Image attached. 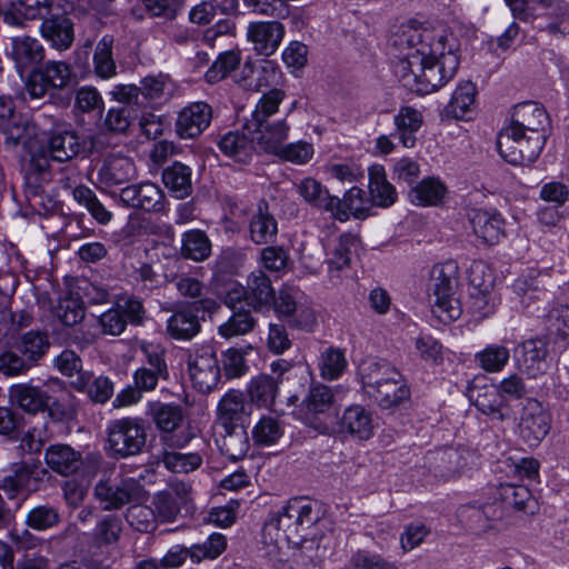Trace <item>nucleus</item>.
Returning a JSON list of instances; mask_svg holds the SVG:
<instances>
[{
  "label": "nucleus",
  "instance_id": "obj_1",
  "mask_svg": "<svg viewBox=\"0 0 569 569\" xmlns=\"http://www.w3.org/2000/svg\"><path fill=\"white\" fill-rule=\"evenodd\" d=\"M389 46L398 59L396 76L405 88L418 94L446 86L460 64L453 39L417 21L400 24L390 36Z\"/></svg>",
  "mask_w": 569,
  "mask_h": 569
},
{
  "label": "nucleus",
  "instance_id": "obj_2",
  "mask_svg": "<svg viewBox=\"0 0 569 569\" xmlns=\"http://www.w3.org/2000/svg\"><path fill=\"white\" fill-rule=\"evenodd\" d=\"M457 282L458 266L455 261L432 267L428 297L432 312L443 322L456 320L461 315L460 303L453 297Z\"/></svg>",
  "mask_w": 569,
  "mask_h": 569
},
{
  "label": "nucleus",
  "instance_id": "obj_3",
  "mask_svg": "<svg viewBox=\"0 0 569 569\" xmlns=\"http://www.w3.org/2000/svg\"><path fill=\"white\" fill-rule=\"evenodd\" d=\"M337 417L331 389L325 385L312 386L301 403L299 419L319 433L327 435L333 429Z\"/></svg>",
  "mask_w": 569,
  "mask_h": 569
},
{
  "label": "nucleus",
  "instance_id": "obj_4",
  "mask_svg": "<svg viewBox=\"0 0 569 569\" xmlns=\"http://www.w3.org/2000/svg\"><path fill=\"white\" fill-rule=\"evenodd\" d=\"M147 442L143 421L126 417L111 420L107 427V443L112 457L129 458L142 452Z\"/></svg>",
  "mask_w": 569,
  "mask_h": 569
},
{
  "label": "nucleus",
  "instance_id": "obj_5",
  "mask_svg": "<svg viewBox=\"0 0 569 569\" xmlns=\"http://www.w3.org/2000/svg\"><path fill=\"white\" fill-rule=\"evenodd\" d=\"M546 143V133L530 134L503 128L497 139L499 154L513 166L532 163Z\"/></svg>",
  "mask_w": 569,
  "mask_h": 569
},
{
  "label": "nucleus",
  "instance_id": "obj_6",
  "mask_svg": "<svg viewBox=\"0 0 569 569\" xmlns=\"http://www.w3.org/2000/svg\"><path fill=\"white\" fill-rule=\"evenodd\" d=\"M94 498L104 510H118L124 505L140 500L143 495L141 482L131 477H114L99 480L93 490Z\"/></svg>",
  "mask_w": 569,
  "mask_h": 569
},
{
  "label": "nucleus",
  "instance_id": "obj_7",
  "mask_svg": "<svg viewBox=\"0 0 569 569\" xmlns=\"http://www.w3.org/2000/svg\"><path fill=\"white\" fill-rule=\"evenodd\" d=\"M187 365L192 385L198 391L208 393L217 386L220 368L211 346L202 345L189 349Z\"/></svg>",
  "mask_w": 569,
  "mask_h": 569
},
{
  "label": "nucleus",
  "instance_id": "obj_8",
  "mask_svg": "<svg viewBox=\"0 0 569 569\" xmlns=\"http://www.w3.org/2000/svg\"><path fill=\"white\" fill-rule=\"evenodd\" d=\"M317 503L305 497L290 499L280 510L271 513L288 536L297 543L302 532L319 519Z\"/></svg>",
  "mask_w": 569,
  "mask_h": 569
},
{
  "label": "nucleus",
  "instance_id": "obj_9",
  "mask_svg": "<svg viewBox=\"0 0 569 569\" xmlns=\"http://www.w3.org/2000/svg\"><path fill=\"white\" fill-rule=\"evenodd\" d=\"M548 341L532 338L519 343L513 350L516 367L530 379H537L547 373L551 365Z\"/></svg>",
  "mask_w": 569,
  "mask_h": 569
},
{
  "label": "nucleus",
  "instance_id": "obj_10",
  "mask_svg": "<svg viewBox=\"0 0 569 569\" xmlns=\"http://www.w3.org/2000/svg\"><path fill=\"white\" fill-rule=\"evenodd\" d=\"M156 427L161 432V438L169 447L183 448L192 438L190 432L173 437L172 433L180 428L183 422V411L178 405L149 402V410Z\"/></svg>",
  "mask_w": 569,
  "mask_h": 569
},
{
  "label": "nucleus",
  "instance_id": "obj_11",
  "mask_svg": "<svg viewBox=\"0 0 569 569\" xmlns=\"http://www.w3.org/2000/svg\"><path fill=\"white\" fill-rule=\"evenodd\" d=\"M87 141L81 139L76 131L63 130L52 132L46 143L44 154L58 162L69 161L78 156L87 157L93 152L94 139Z\"/></svg>",
  "mask_w": 569,
  "mask_h": 569
},
{
  "label": "nucleus",
  "instance_id": "obj_12",
  "mask_svg": "<svg viewBox=\"0 0 569 569\" xmlns=\"http://www.w3.org/2000/svg\"><path fill=\"white\" fill-rule=\"evenodd\" d=\"M47 475V469L40 463L19 462L13 463L0 479L2 489L9 499L16 498L23 490H33Z\"/></svg>",
  "mask_w": 569,
  "mask_h": 569
},
{
  "label": "nucleus",
  "instance_id": "obj_13",
  "mask_svg": "<svg viewBox=\"0 0 569 569\" xmlns=\"http://www.w3.org/2000/svg\"><path fill=\"white\" fill-rule=\"evenodd\" d=\"M459 516L466 528L476 536H497L500 531L502 512L495 503L463 506Z\"/></svg>",
  "mask_w": 569,
  "mask_h": 569
},
{
  "label": "nucleus",
  "instance_id": "obj_14",
  "mask_svg": "<svg viewBox=\"0 0 569 569\" xmlns=\"http://www.w3.org/2000/svg\"><path fill=\"white\" fill-rule=\"evenodd\" d=\"M119 197L126 207L140 209L146 212H161L167 204L166 196L161 188L149 181L122 188Z\"/></svg>",
  "mask_w": 569,
  "mask_h": 569
},
{
  "label": "nucleus",
  "instance_id": "obj_15",
  "mask_svg": "<svg viewBox=\"0 0 569 569\" xmlns=\"http://www.w3.org/2000/svg\"><path fill=\"white\" fill-rule=\"evenodd\" d=\"M550 430V415L536 399H527L519 422L521 438L529 446H537Z\"/></svg>",
  "mask_w": 569,
  "mask_h": 569
},
{
  "label": "nucleus",
  "instance_id": "obj_16",
  "mask_svg": "<svg viewBox=\"0 0 569 569\" xmlns=\"http://www.w3.org/2000/svg\"><path fill=\"white\" fill-rule=\"evenodd\" d=\"M212 120V108L197 101L182 108L176 120V133L181 139H196L203 133Z\"/></svg>",
  "mask_w": 569,
  "mask_h": 569
},
{
  "label": "nucleus",
  "instance_id": "obj_17",
  "mask_svg": "<svg viewBox=\"0 0 569 569\" xmlns=\"http://www.w3.org/2000/svg\"><path fill=\"white\" fill-rule=\"evenodd\" d=\"M251 411L252 403L246 395L240 390L231 389L218 402L217 422L222 429L243 426Z\"/></svg>",
  "mask_w": 569,
  "mask_h": 569
},
{
  "label": "nucleus",
  "instance_id": "obj_18",
  "mask_svg": "<svg viewBox=\"0 0 569 569\" xmlns=\"http://www.w3.org/2000/svg\"><path fill=\"white\" fill-rule=\"evenodd\" d=\"M284 34V26L277 20L250 22L247 29V38L253 50L264 57L272 56L279 49Z\"/></svg>",
  "mask_w": 569,
  "mask_h": 569
},
{
  "label": "nucleus",
  "instance_id": "obj_19",
  "mask_svg": "<svg viewBox=\"0 0 569 569\" xmlns=\"http://www.w3.org/2000/svg\"><path fill=\"white\" fill-rule=\"evenodd\" d=\"M44 462L54 473L68 477L83 466L82 453L67 443H53L44 450Z\"/></svg>",
  "mask_w": 569,
  "mask_h": 569
},
{
  "label": "nucleus",
  "instance_id": "obj_20",
  "mask_svg": "<svg viewBox=\"0 0 569 569\" xmlns=\"http://www.w3.org/2000/svg\"><path fill=\"white\" fill-rule=\"evenodd\" d=\"M469 221L476 237L486 244H496L505 237V220L497 211L472 209Z\"/></svg>",
  "mask_w": 569,
  "mask_h": 569
},
{
  "label": "nucleus",
  "instance_id": "obj_21",
  "mask_svg": "<svg viewBox=\"0 0 569 569\" xmlns=\"http://www.w3.org/2000/svg\"><path fill=\"white\" fill-rule=\"evenodd\" d=\"M548 120L542 106L536 102H523L515 107L511 122L506 128L518 129L530 134L545 133Z\"/></svg>",
  "mask_w": 569,
  "mask_h": 569
},
{
  "label": "nucleus",
  "instance_id": "obj_22",
  "mask_svg": "<svg viewBox=\"0 0 569 569\" xmlns=\"http://www.w3.org/2000/svg\"><path fill=\"white\" fill-rule=\"evenodd\" d=\"M41 36L57 50H67L74 40L73 23L63 13L47 16L40 27Z\"/></svg>",
  "mask_w": 569,
  "mask_h": 569
},
{
  "label": "nucleus",
  "instance_id": "obj_23",
  "mask_svg": "<svg viewBox=\"0 0 569 569\" xmlns=\"http://www.w3.org/2000/svg\"><path fill=\"white\" fill-rule=\"evenodd\" d=\"M136 173V166L131 158L110 154L99 168L97 179L104 187H114L132 180Z\"/></svg>",
  "mask_w": 569,
  "mask_h": 569
},
{
  "label": "nucleus",
  "instance_id": "obj_24",
  "mask_svg": "<svg viewBox=\"0 0 569 569\" xmlns=\"http://www.w3.org/2000/svg\"><path fill=\"white\" fill-rule=\"evenodd\" d=\"M10 402L29 415L46 411L50 396L47 391L31 383H16L8 390Z\"/></svg>",
  "mask_w": 569,
  "mask_h": 569
},
{
  "label": "nucleus",
  "instance_id": "obj_25",
  "mask_svg": "<svg viewBox=\"0 0 569 569\" xmlns=\"http://www.w3.org/2000/svg\"><path fill=\"white\" fill-rule=\"evenodd\" d=\"M475 407L486 416L500 421L512 418V410L496 387H485L471 396Z\"/></svg>",
  "mask_w": 569,
  "mask_h": 569
},
{
  "label": "nucleus",
  "instance_id": "obj_26",
  "mask_svg": "<svg viewBox=\"0 0 569 569\" xmlns=\"http://www.w3.org/2000/svg\"><path fill=\"white\" fill-rule=\"evenodd\" d=\"M477 88L471 81H462L453 91L443 113L448 118L469 120L476 108Z\"/></svg>",
  "mask_w": 569,
  "mask_h": 569
},
{
  "label": "nucleus",
  "instance_id": "obj_27",
  "mask_svg": "<svg viewBox=\"0 0 569 569\" xmlns=\"http://www.w3.org/2000/svg\"><path fill=\"white\" fill-rule=\"evenodd\" d=\"M360 375L365 392H369L370 390L402 378L398 369L385 360L365 361L360 366Z\"/></svg>",
  "mask_w": 569,
  "mask_h": 569
},
{
  "label": "nucleus",
  "instance_id": "obj_28",
  "mask_svg": "<svg viewBox=\"0 0 569 569\" xmlns=\"http://www.w3.org/2000/svg\"><path fill=\"white\" fill-rule=\"evenodd\" d=\"M11 57L20 73L44 59V48L36 38L23 36L11 40Z\"/></svg>",
  "mask_w": 569,
  "mask_h": 569
},
{
  "label": "nucleus",
  "instance_id": "obj_29",
  "mask_svg": "<svg viewBox=\"0 0 569 569\" xmlns=\"http://www.w3.org/2000/svg\"><path fill=\"white\" fill-rule=\"evenodd\" d=\"M289 126L284 120L270 123L267 121L259 128L247 130L253 134V140L268 153L277 154L288 138Z\"/></svg>",
  "mask_w": 569,
  "mask_h": 569
},
{
  "label": "nucleus",
  "instance_id": "obj_30",
  "mask_svg": "<svg viewBox=\"0 0 569 569\" xmlns=\"http://www.w3.org/2000/svg\"><path fill=\"white\" fill-rule=\"evenodd\" d=\"M200 329L199 317L190 307L173 312L167 320V333L174 340H191Z\"/></svg>",
  "mask_w": 569,
  "mask_h": 569
},
{
  "label": "nucleus",
  "instance_id": "obj_31",
  "mask_svg": "<svg viewBox=\"0 0 569 569\" xmlns=\"http://www.w3.org/2000/svg\"><path fill=\"white\" fill-rule=\"evenodd\" d=\"M249 134L244 131H230L219 139L218 147L226 156L246 163L254 151L253 136L249 137Z\"/></svg>",
  "mask_w": 569,
  "mask_h": 569
},
{
  "label": "nucleus",
  "instance_id": "obj_32",
  "mask_svg": "<svg viewBox=\"0 0 569 569\" xmlns=\"http://www.w3.org/2000/svg\"><path fill=\"white\" fill-rule=\"evenodd\" d=\"M248 306L254 310L268 309L274 298L271 280L261 270L253 271L247 280Z\"/></svg>",
  "mask_w": 569,
  "mask_h": 569
},
{
  "label": "nucleus",
  "instance_id": "obj_33",
  "mask_svg": "<svg viewBox=\"0 0 569 569\" xmlns=\"http://www.w3.org/2000/svg\"><path fill=\"white\" fill-rule=\"evenodd\" d=\"M371 208L370 199L366 198V192L357 187L350 188L343 199H340V206L337 210H331V214L339 221H347L352 214L357 219H363L368 216Z\"/></svg>",
  "mask_w": 569,
  "mask_h": 569
},
{
  "label": "nucleus",
  "instance_id": "obj_34",
  "mask_svg": "<svg viewBox=\"0 0 569 569\" xmlns=\"http://www.w3.org/2000/svg\"><path fill=\"white\" fill-rule=\"evenodd\" d=\"M341 431H346L359 440H367L373 433L372 417L361 406L348 407L340 421Z\"/></svg>",
  "mask_w": 569,
  "mask_h": 569
},
{
  "label": "nucleus",
  "instance_id": "obj_35",
  "mask_svg": "<svg viewBox=\"0 0 569 569\" xmlns=\"http://www.w3.org/2000/svg\"><path fill=\"white\" fill-rule=\"evenodd\" d=\"M297 189L305 201L316 208L331 213V210H337L340 206V199L330 196L328 189L313 178H305Z\"/></svg>",
  "mask_w": 569,
  "mask_h": 569
},
{
  "label": "nucleus",
  "instance_id": "obj_36",
  "mask_svg": "<svg viewBox=\"0 0 569 569\" xmlns=\"http://www.w3.org/2000/svg\"><path fill=\"white\" fill-rule=\"evenodd\" d=\"M284 426L278 416L263 413L251 429V438L256 446L270 447L282 438Z\"/></svg>",
  "mask_w": 569,
  "mask_h": 569
},
{
  "label": "nucleus",
  "instance_id": "obj_37",
  "mask_svg": "<svg viewBox=\"0 0 569 569\" xmlns=\"http://www.w3.org/2000/svg\"><path fill=\"white\" fill-rule=\"evenodd\" d=\"M369 192L371 204L387 208L396 202V188L387 180L382 166H373L369 169Z\"/></svg>",
  "mask_w": 569,
  "mask_h": 569
},
{
  "label": "nucleus",
  "instance_id": "obj_38",
  "mask_svg": "<svg viewBox=\"0 0 569 569\" xmlns=\"http://www.w3.org/2000/svg\"><path fill=\"white\" fill-rule=\"evenodd\" d=\"M191 168L173 162L162 171V181L171 194L177 199H183L192 192Z\"/></svg>",
  "mask_w": 569,
  "mask_h": 569
},
{
  "label": "nucleus",
  "instance_id": "obj_39",
  "mask_svg": "<svg viewBox=\"0 0 569 569\" xmlns=\"http://www.w3.org/2000/svg\"><path fill=\"white\" fill-rule=\"evenodd\" d=\"M14 347L28 359L34 368L50 348L49 336L44 331L31 330L20 337Z\"/></svg>",
  "mask_w": 569,
  "mask_h": 569
},
{
  "label": "nucleus",
  "instance_id": "obj_40",
  "mask_svg": "<svg viewBox=\"0 0 569 569\" xmlns=\"http://www.w3.org/2000/svg\"><path fill=\"white\" fill-rule=\"evenodd\" d=\"M114 37L104 34L97 43L93 52V69L97 77L103 80L117 74V64L113 59Z\"/></svg>",
  "mask_w": 569,
  "mask_h": 569
},
{
  "label": "nucleus",
  "instance_id": "obj_41",
  "mask_svg": "<svg viewBox=\"0 0 569 569\" xmlns=\"http://www.w3.org/2000/svg\"><path fill=\"white\" fill-rule=\"evenodd\" d=\"M279 378L259 375L250 381L248 393L250 402L258 407L271 408L279 392Z\"/></svg>",
  "mask_w": 569,
  "mask_h": 569
},
{
  "label": "nucleus",
  "instance_id": "obj_42",
  "mask_svg": "<svg viewBox=\"0 0 569 569\" xmlns=\"http://www.w3.org/2000/svg\"><path fill=\"white\" fill-rule=\"evenodd\" d=\"M250 238L257 244L272 242L278 232V224L272 214L267 210V203L259 206L249 224Z\"/></svg>",
  "mask_w": 569,
  "mask_h": 569
},
{
  "label": "nucleus",
  "instance_id": "obj_43",
  "mask_svg": "<svg viewBox=\"0 0 569 569\" xmlns=\"http://www.w3.org/2000/svg\"><path fill=\"white\" fill-rule=\"evenodd\" d=\"M11 12L4 20L11 24H19L18 17L24 19H44L52 10L53 0H11Z\"/></svg>",
  "mask_w": 569,
  "mask_h": 569
},
{
  "label": "nucleus",
  "instance_id": "obj_44",
  "mask_svg": "<svg viewBox=\"0 0 569 569\" xmlns=\"http://www.w3.org/2000/svg\"><path fill=\"white\" fill-rule=\"evenodd\" d=\"M366 393L382 409L398 407L410 397V390L403 377Z\"/></svg>",
  "mask_w": 569,
  "mask_h": 569
},
{
  "label": "nucleus",
  "instance_id": "obj_45",
  "mask_svg": "<svg viewBox=\"0 0 569 569\" xmlns=\"http://www.w3.org/2000/svg\"><path fill=\"white\" fill-rule=\"evenodd\" d=\"M422 123V114L412 107L400 108L395 117V124L399 140L406 148H412L416 143V132Z\"/></svg>",
  "mask_w": 569,
  "mask_h": 569
},
{
  "label": "nucleus",
  "instance_id": "obj_46",
  "mask_svg": "<svg viewBox=\"0 0 569 569\" xmlns=\"http://www.w3.org/2000/svg\"><path fill=\"white\" fill-rule=\"evenodd\" d=\"M447 194V187L438 178H426L411 190V201L420 206H437Z\"/></svg>",
  "mask_w": 569,
  "mask_h": 569
},
{
  "label": "nucleus",
  "instance_id": "obj_47",
  "mask_svg": "<svg viewBox=\"0 0 569 569\" xmlns=\"http://www.w3.org/2000/svg\"><path fill=\"white\" fill-rule=\"evenodd\" d=\"M72 386L79 391L87 390L89 397L99 403L108 401L113 393V385L108 378L98 377L92 379L90 372L80 373V376L72 381Z\"/></svg>",
  "mask_w": 569,
  "mask_h": 569
},
{
  "label": "nucleus",
  "instance_id": "obj_48",
  "mask_svg": "<svg viewBox=\"0 0 569 569\" xmlns=\"http://www.w3.org/2000/svg\"><path fill=\"white\" fill-rule=\"evenodd\" d=\"M52 313L60 323L72 327L84 319L86 309L80 297L66 296L59 298L52 307Z\"/></svg>",
  "mask_w": 569,
  "mask_h": 569
},
{
  "label": "nucleus",
  "instance_id": "obj_49",
  "mask_svg": "<svg viewBox=\"0 0 569 569\" xmlns=\"http://www.w3.org/2000/svg\"><path fill=\"white\" fill-rule=\"evenodd\" d=\"M181 242V256L186 259L203 261L211 253V242L199 229L184 232Z\"/></svg>",
  "mask_w": 569,
  "mask_h": 569
},
{
  "label": "nucleus",
  "instance_id": "obj_50",
  "mask_svg": "<svg viewBox=\"0 0 569 569\" xmlns=\"http://www.w3.org/2000/svg\"><path fill=\"white\" fill-rule=\"evenodd\" d=\"M284 98V92L279 89H271L267 93H263L256 104V109L252 112L250 122L246 126V130H251V127L259 128L268 121V118L273 116L279 104Z\"/></svg>",
  "mask_w": 569,
  "mask_h": 569
},
{
  "label": "nucleus",
  "instance_id": "obj_51",
  "mask_svg": "<svg viewBox=\"0 0 569 569\" xmlns=\"http://www.w3.org/2000/svg\"><path fill=\"white\" fill-rule=\"evenodd\" d=\"M293 540L288 536L272 515L266 520L261 531V543L269 556L277 555L280 550L288 547Z\"/></svg>",
  "mask_w": 569,
  "mask_h": 569
},
{
  "label": "nucleus",
  "instance_id": "obj_52",
  "mask_svg": "<svg viewBox=\"0 0 569 569\" xmlns=\"http://www.w3.org/2000/svg\"><path fill=\"white\" fill-rule=\"evenodd\" d=\"M250 448L249 437L243 426L223 429L221 450L231 460L243 458Z\"/></svg>",
  "mask_w": 569,
  "mask_h": 569
},
{
  "label": "nucleus",
  "instance_id": "obj_53",
  "mask_svg": "<svg viewBox=\"0 0 569 569\" xmlns=\"http://www.w3.org/2000/svg\"><path fill=\"white\" fill-rule=\"evenodd\" d=\"M318 368L323 379H338L347 368L345 352L335 347L325 349L319 357Z\"/></svg>",
  "mask_w": 569,
  "mask_h": 569
},
{
  "label": "nucleus",
  "instance_id": "obj_54",
  "mask_svg": "<svg viewBox=\"0 0 569 569\" xmlns=\"http://www.w3.org/2000/svg\"><path fill=\"white\" fill-rule=\"evenodd\" d=\"M357 247V238L352 234H342L327 260L329 272L341 271L350 266L353 251Z\"/></svg>",
  "mask_w": 569,
  "mask_h": 569
},
{
  "label": "nucleus",
  "instance_id": "obj_55",
  "mask_svg": "<svg viewBox=\"0 0 569 569\" xmlns=\"http://www.w3.org/2000/svg\"><path fill=\"white\" fill-rule=\"evenodd\" d=\"M465 451L458 449H445L438 453L436 471L445 479H451L462 473L467 457Z\"/></svg>",
  "mask_w": 569,
  "mask_h": 569
},
{
  "label": "nucleus",
  "instance_id": "obj_56",
  "mask_svg": "<svg viewBox=\"0 0 569 569\" xmlns=\"http://www.w3.org/2000/svg\"><path fill=\"white\" fill-rule=\"evenodd\" d=\"M479 367L487 372H500L510 359L509 349L501 345H488L475 356Z\"/></svg>",
  "mask_w": 569,
  "mask_h": 569
},
{
  "label": "nucleus",
  "instance_id": "obj_57",
  "mask_svg": "<svg viewBox=\"0 0 569 569\" xmlns=\"http://www.w3.org/2000/svg\"><path fill=\"white\" fill-rule=\"evenodd\" d=\"M256 326V319L249 310L242 307L232 310V316L219 327V333L227 339L243 336L250 332Z\"/></svg>",
  "mask_w": 569,
  "mask_h": 569
},
{
  "label": "nucleus",
  "instance_id": "obj_58",
  "mask_svg": "<svg viewBox=\"0 0 569 569\" xmlns=\"http://www.w3.org/2000/svg\"><path fill=\"white\" fill-rule=\"evenodd\" d=\"M500 496L505 503L518 511L533 512L535 500L530 490L522 485L507 483L501 486Z\"/></svg>",
  "mask_w": 569,
  "mask_h": 569
},
{
  "label": "nucleus",
  "instance_id": "obj_59",
  "mask_svg": "<svg viewBox=\"0 0 569 569\" xmlns=\"http://www.w3.org/2000/svg\"><path fill=\"white\" fill-rule=\"evenodd\" d=\"M126 520L139 532H152L157 528L156 511L144 505H133L126 512Z\"/></svg>",
  "mask_w": 569,
  "mask_h": 569
},
{
  "label": "nucleus",
  "instance_id": "obj_60",
  "mask_svg": "<svg viewBox=\"0 0 569 569\" xmlns=\"http://www.w3.org/2000/svg\"><path fill=\"white\" fill-rule=\"evenodd\" d=\"M32 368L14 346L0 353V372L6 377L26 376Z\"/></svg>",
  "mask_w": 569,
  "mask_h": 569
},
{
  "label": "nucleus",
  "instance_id": "obj_61",
  "mask_svg": "<svg viewBox=\"0 0 569 569\" xmlns=\"http://www.w3.org/2000/svg\"><path fill=\"white\" fill-rule=\"evenodd\" d=\"M162 462L172 472L188 473L201 466L202 457L198 452L164 451Z\"/></svg>",
  "mask_w": 569,
  "mask_h": 569
},
{
  "label": "nucleus",
  "instance_id": "obj_62",
  "mask_svg": "<svg viewBox=\"0 0 569 569\" xmlns=\"http://www.w3.org/2000/svg\"><path fill=\"white\" fill-rule=\"evenodd\" d=\"M49 417L56 422H68L77 416V400L68 391L62 392L46 408Z\"/></svg>",
  "mask_w": 569,
  "mask_h": 569
},
{
  "label": "nucleus",
  "instance_id": "obj_63",
  "mask_svg": "<svg viewBox=\"0 0 569 569\" xmlns=\"http://www.w3.org/2000/svg\"><path fill=\"white\" fill-rule=\"evenodd\" d=\"M190 548L193 562H200L203 559H216L226 550L227 539L223 535L214 532L202 543L192 545Z\"/></svg>",
  "mask_w": 569,
  "mask_h": 569
},
{
  "label": "nucleus",
  "instance_id": "obj_64",
  "mask_svg": "<svg viewBox=\"0 0 569 569\" xmlns=\"http://www.w3.org/2000/svg\"><path fill=\"white\" fill-rule=\"evenodd\" d=\"M74 109L82 113L96 112L101 114L104 109V102L100 92L90 86H82L74 93Z\"/></svg>",
  "mask_w": 569,
  "mask_h": 569
}]
</instances>
